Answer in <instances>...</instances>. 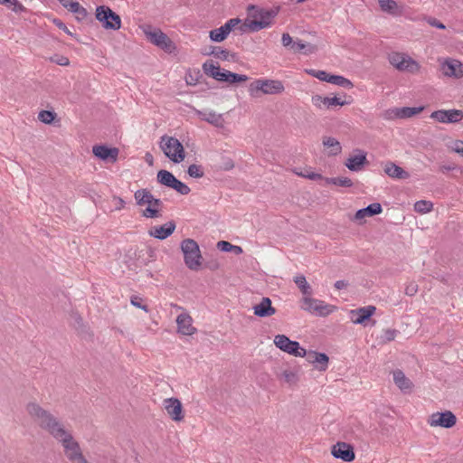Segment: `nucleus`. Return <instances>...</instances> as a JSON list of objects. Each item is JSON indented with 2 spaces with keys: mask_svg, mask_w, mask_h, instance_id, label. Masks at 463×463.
I'll list each match as a JSON object with an SVG mask.
<instances>
[{
  "mask_svg": "<svg viewBox=\"0 0 463 463\" xmlns=\"http://www.w3.org/2000/svg\"><path fill=\"white\" fill-rule=\"evenodd\" d=\"M26 411L33 421L42 430L48 432L52 438L57 437L65 430L63 423L55 417L50 411L43 408L35 402L27 403Z\"/></svg>",
  "mask_w": 463,
  "mask_h": 463,
  "instance_id": "nucleus-1",
  "label": "nucleus"
},
{
  "mask_svg": "<svg viewBox=\"0 0 463 463\" xmlns=\"http://www.w3.org/2000/svg\"><path fill=\"white\" fill-rule=\"evenodd\" d=\"M54 439L61 443L64 454L71 463H90L82 454L80 444L69 430L65 429Z\"/></svg>",
  "mask_w": 463,
  "mask_h": 463,
  "instance_id": "nucleus-2",
  "label": "nucleus"
},
{
  "mask_svg": "<svg viewBox=\"0 0 463 463\" xmlns=\"http://www.w3.org/2000/svg\"><path fill=\"white\" fill-rule=\"evenodd\" d=\"M181 250L187 268L198 270L202 265V255L198 243L193 239H184L181 242Z\"/></svg>",
  "mask_w": 463,
  "mask_h": 463,
  "instance_id": "nucleus-3",
  "label": "nucleus"
},
{
  "mask_svg": "<svg viewBox=\"0 0 463 463\" xmlns=\"http://www.w3.org/2000/svg\"><path fill=\"white\" fill-rule=\"evenodd\" d=\"M160 148L174 163H180L185 157V152L182 143L174 137L163 136L160 140Z\"/></svg>",
  "mask_w": 463,
  "mask_h": 463,
  "instance_id": "nucleus-4",
  "label": "nucleus"
},
{
  "mask_svg": "<svg viewBox=\"0 0 463 463\" xmlns=\"http://www.w3.org/2000/svg\"><path fill=\"white\" fill-rule=\"evenodd\" d=\"M389 62L398 71L410 73L420 71V65L406 53L392 52L388 57Z\"/></svg>",
  "mask_w": 463,
  "mask_h": 463,
  "instance_id": "nucleus-5",
  "label": "nucleus"
},
{
  "mask_svg": "<svg viewBox=\"0 0 463 463\" xmlns=\"http://www.w3.org/2000/svg\"><path fill=\"white\" fill-rule=\"evenodd\" d=\"M249 91L255 96L259 91L263 94H279L284 91V85L277 80H256L250 84Z\"/></svg>",
  "mask_w": 463,
  "mask_h": 463,
  "instance_id": "nucleus-6",
  "label": "nucleus"
},
{
  "mask_svg": "<svg viewBox=\"0 0 463 463\" xmlns=\"http://www.w3.org/2000/svg\"><path fill=\"white\" fill-rule=\"evenodd\" d=\"M96 18L105 29L118 30L121 27L120 16L109 6H98L96 9Z\"/></svg>",
  "mask_w": 463,
  "mask_h": 463,
  "instance_id": "nucleus-7",
  "label": "nucleus"
},
{
  "mask_svg": "<svg viewBox=\"0 0 463 463\" xmlns=\"http://www.w3.org/2000/svg\"><path fill=\"white\" fill-rule=\"evenodd\" d=\"M274 345L281 351L296 357L306 355V349L301 347L298 342L290 340L285 335H277L274 337Z\"/></svg>",
  "mask_w": 463,
  "mask_h": 463,
  "instance_id": "nucleus-8",
  "label": "nucleus"
},
{
  "mask_svg": "<svg viewBox=\"0 0 463 463\" xmlns=\"http://www.w3.org/2000/svg\"><path fill=\"white\" fill-rule=\"evenodd\" d=\"M156 178L158 183L175 190L181 194H188L190 193V188L184 183L176 179L175 176L167 170L158 171Z\"/></svg>",
  "mask_w": 463,
  "mask_h": 463,
  "instance_id": "nucleus-9",
  "label": "nucleus"
},
{
  "mask_svg": "<svg viewBox=\"0 0 463 463\" xmlns=\"http://www.w3.org/2000/svg\"><path fill=\"white\" fill-rule=\"evenodd\" d=\"M146 38L155 45L162 48L167 52H172L175 49L173 42L160 29H152L148 27L144 30Z\"/></svg>",
  "mask_w": 463,
  "mask_h": 463,
  "instance_id": "nucleus-10",
  "label": "nucleus"
},
{
  "mask_svg": "<svg viewBox=\"0 0 463 463\" xmlns=\"http://www.w3.org/2000/svg\"><path fill=\"white\" fill-rule=\"evenodd\" d=\"M301 308L309 313H316L318 316L326 317L333 311V307L326 305L324 301L304 297L301 300Z\"/></svg>",
  "mask_w": 463,
  "mask_h": 463,
  "instance_id": "nucleus-11",
  "label": "nucleus"
},
{
  "mask_svg": "<svg viewBox=\"0 0 463 463\" xmlns=\"http://www.w3.org/2000/svg\"><path fill=\"white\" fill-rule=\"evenodd\" d=\"M430 118L445 124L458 123L463 119V111L460 109H439L430 114Z\"/></svg>",
  "mask_w": 463,
  "mask_h": 463,
  "instance_id": "nucleus-12",
  "label": "nucleus"
},
{
  "mask_svg": "<svg viewBox=\"0 0 463 463\" xmlns=\"http://www.w3.org/2000/svg\"><path fill=\"white\" fill-rule=\"evenodd\" d=\"M428 422L432 427L439 426L445 429H449L456 424L457 418L450 411H446L444 412L432 413L430 416Z\"/></svg>",
  "mask_w": 463,
  "mask_h": 463,
  "instance_id": "nucleus-13",
  "label": "nucleus"
},
{
  "mask_svg": "<svg viewBox=\"0 0 463 463\" xmlns=\"http://www.w3.org/2000/svg\"><path fill=\"white\" fill-rule=\"evenodd\" d=\"M274 14L270 11L261 10L259 13V17L254 16L251 20H247L245 25L252 32H257L261 29L267 28L271 24V19L274 17Z\"/></svg>",
  "mask_w": 463,
  "mask_h": 463,
  "instance_id": "nucleus-14",
  "label": "nucleus"
},
{
  "mask_svg": "<svg viewBox=\"0 0 463 463\" xmlns=\"http://www.w3.org/2000/svg\"><path fill=\"white\" fill-rule=\"evenodd\" d=\"M241 23L239 18H232L228 20L220 28L210 31V39L216 43L224 41L232 29Z\"/></svg>",
  "mask_w": 463,
  "mask_h": 463,
  "instance_id": "nucleus-15",
  "label": "nucleus"
},
{
  "mask_svg": "<svg viewBox=\"0 0 463 463\" xmlns=\"http://www.w3.org/2000/svg\"><path fill=\"white\" fill-rule=\"evenodd\" d=\"M331 454L335 458H340L345 462H351L355 458L353 446L341 441L337 442L332 447Z\"/></svg>",
  "mask_w": 463,
  "mask_h": 463,
  "instance_id": "nucleus-16",
  "label": "nucleus"
},
{
  "mask_svg": "<svg viewBox=\"0 0 463 463\" xmlns=\"http://www.w3.org/2000/svg\"><path fill=\"white\" fill-rule=\"evenodd\" d=\"M164 408L173 420H183V406L181 402L177 398L165 399L164 401Z\"/></svg>",
  "mask_w": 463,
  "mask_h": 463,
  "instance_id": "nucleus-17",
  "label": "nucleus"
},
{
  "mask_svg": "<svg viewBox=\"0 0 463 463\" xmlns=\"http://www.w3.org/2000/svg\"><path fill=\"white\" fill-rule=\"evenodd\" d=\"M92 152L99 159L111 163L116 162L118 156V149L117 147H108L105 145L94 146Z\"/></svg>",
  "mask_w": 463,
  "mask_h": 463,
  "instance_id": "nucleus-18",
  "label": "nucleus"
},
{
  "mask_svg": "<svg viewBox=\"0 0 463 463\" xmlns=\"http://www.w3.org/2000/svg\"><path fill=\"white\" fill-rule=\"evenodd\" d=\"M365 164H367L366 153L357 149L349 156L345 165L349 170L358 172Z\"/></svg>",
  "mask_w": 463,
  "mask_h": 463,
  "instance_id": "nucleus-19",
  "label": "nucleus"
},
{
  "mask_svg": "<svg viewBox=\"0 0 463 463\" xmlns=\"http://www.w3.org/2000/svg\"><path fill=\"white\" fill-rule=\"evenodd\" d=\"M193 319L187 313L180 314L176 318L177 331L184 335H192L196 332V328L192 325Z\"/></svg>",
  "mask_w": 463,
  "mask_h": 463,
  "instance_id": "nucleus-20",
  "label": "nucleus"
},
{
  "mask_svg": "<svg viewBox=\"0 0 463 463\" xmlns=\"http://www.w3.org/2000/svg\"><path fill=\"white\" fill-rule=\"evenodd\" d=\"M307 361L310 364H315V367L319 371H326L328 366V356L324 353H318L316 351H306Z\"/></svg>",
  "mask_w": 463,
  "mask_h": 463,
  "instance_id": "nucleus-21",
  "label": "nucleus"
},
{
  "mask_svg": "<svg viewBox=\"0 0 463 463\" xmlns=\"http://www.w3.org/2000/svg\"><path fill=\"white\" fill-rule=\"evenodd\" d=\"M441 71L445 76L460 78L463 76L462 64L457 60H447L441 64Z\"/></svg>",
  "mask_w": 463,
  "mask_h": 463,
  "instance_id": "nucleus-22",
  "label": "nucleus"
},
{
  "mask_svg": "<svg viewBox=\"0 0 463 463\" xmlns=\"http://www.w3.org/2000/svg\"><path fill=\"white\" fill-rule=\"evenodd\" d=\"M376 307L374 306H366L357 309L351 310V318L353 323L363 325L368 320L374 313Z\"/></svg>",
  "mask_w": 463,
  "mask_h": 463,
  "instance_id": "nucleus-23",
  "label": "nucleus"
},
{
  "mask_svg": "<svg viewBox=\"0 0 463 463\" xmlns=\"http://www.w3.org/2000/svg\"><path fill=\"white\" fill-rule=\"evenodd\" d=\"M254 315L259 317H271L276 313L269 298H262L259 304L253 307Z\"/></svg>",
  "mask_w": 463,
  "mask_h": 463,
  "instance_id": "nucleus-24",
  "label": "nucleus"
},
{
  "mask_svg": "<svg viewBox=\"0 0 463 463\" xmlns=\"http://www.w3.org/2000/svg\"><path fill=\"white\" fill-rule=\"evenodd\" d=\"M175 222H168L164 225L152 227L149 230V235L159 240H165L175 232Z\"/></svg>",
  "mask_w": 463,
  "mask_h": 463,
  "instance_id": "nucleus-25",
  "label": "nucleus"
},
{
  "mask_svg": "<svg viewBox=\"0 0 463 463\" xmlns=\"http://www.w3.org/2000/svg\"><path fill=\"white\" fill-rule=\"evenodd\" d=\"M311 100H312L313 105L319 109L322 108V106L330 108L332 106H344V105L347 104V102L342 101L337 97L328 98V97H322L320 95H314L312 97Z\"/></svg>",
  "mask_w": 463,
  "mask_h": 463,
  "instance_id": "nucleus-26",
  "label": "nucleus"
},
{
  "mask_svg": "<svg viewBox=\"0 0 463 463\" xmlns=\"http://www.w3.org/2000/svg\"><path fill=\"white\" fill-rule=\"evenodd\" d=\"M382 213V204H368L367 207L360 209L354 214V220L360 224L364 222V218L371 217Z\"/></svg>",
  "mask_w": 463,
  "mask_h": 463,
  "instance_id": "nucleus-27",
  "label": "nucleus"
},
{
  "mask_svg": "<svg viewBox=\"0 0 463 463\" xmlns=\"http://www.w3.org/2000/svg\"><path fill=\"white\" fill-rule=\"evenodd\" d=\"M392 374L394 383L402 392H411L413 383L408 377H406L402 370H395L393 371Z\"/></svg>",
  "mask_w": 463,
  "mask_h": 463,
  "instance_id": "nucleus-28",
  "label": "nucleus"
},
{
  "mask_svg": "<svg viewBox=\"0 0 463 463\" xmlns=\"http://www.w3.org/2000/svg\"><path fill=\"white\" fill-rule=\"evenodd\" d=\"M378 4L383 12L392 15L398 16L403 13L402 6L399 5L394 0H378Z\"/></svg>",
  "mask_w": 463,
  "mask_h": 463,
  "instance_id": "nucleus-29",
  "label": "nucleus"
},
{
  "mask_svg": "<svg viewBox=\"0 0 463 463\" xmlns=\"http://www.w3.org/2000/svg\"><path fill=\"white\" fill-rule=\"evenodd\" d=\"M384 172L387 175L397 179H406L409 174L394 163L388 162L384 165Z\"/></svg>",
  "mask_w": 463,
  "mask_h": 463,
  "instance_id": "nucleus-30",
  "label": "nucleus"
},
{
  "mask_svg": "<svg viewBox=\"0 0 463 463\" xmlns=\"http://www.w3.org/2000/svg\"><path fill=\"white\" fill-rule=\"evenodd\" d=\"M201 119L215 126L220 127L222 124V115L217 114L215 111H197Z\"/></svg>",
  "mask_w": 463,
  "mask_h": 463,
  "instance_id": "nucleus-31",
  "label": "nucleus"
},
{
  "mask_svg": "<svg viewBox=\"0 0 463 463\" xmlns=\"http://www.w3.org/2000/svg\"><path fill=\"white\" fill-rule=\"evenodd\" d=\"M422 110H423V107H418V108L404 107L402 109H396L395 116L400 118H411L414 115L420 113Z\"/></svg>",
  "mask_w": 463,
  "mask_h": 463,
  "instance_id": "nucleus-32",
  "label": "nucleus"
},
{
  "mask_svg": "<svg viewBox=\"0 0 463 463\" xmlns=\"http://www.w3.org/2000/svg\"><path fill=\"white\" fill-rule=\"evenodd\" d=\"M294 282L305 297H309L312 295L311 286L307 283L306 278L303 275L296 276L294 278Z\"/></svg>",
  "mask_w": 463,
  "mask_h": 463,
  "instance_id": "nucleus-33",
  "label": "nucleus"
},
{
  "mask_svg": "<svg viewBox=\"0 0 463 463\" xmlns=\"http://www.w3.org/2000/svg\"><path fill=\"white\" fill-rule=\"evenodd\" d=\"M323 145L330 148L329 155L331 156H336L342 150L340 143L334 137H325L323 139Z\"/></svg>",
  "mask_w": 463,
  "mask_h": 463,
  "instance_id": "nucleus-34",
  "label": "nucleus"
},
{
  "mask_svg": "<svg viewBox=\"0 0 463 463\" xmlns=\"http://www.w3.org/2000/svg\"><path fill=\"white\" fill-rule=\"evenodd\" d=\"M135 199L137 203H161L159 199H156L153 195L146 190H137L135 193Z\"/></svg>",
  "mask_w": 463,
  "mask_h": 463,
  "instance_id": "nucleus-35",
  "label": "nucleus"
},
{
  "mask_svg": "<svg viewBox=\"0 0 463 463\" xmlns=\"http://www.w3.org/2000/svg\"><path fill=\"white\" fill-rule=\"evenodd\" d=\"M297 175L309 180L318 182L319 184H324L325 177H323L320 174L314 172L310 167L304 168L300 172H297Z\"/></svg>",
  "mask_w": 463,
  "mask_h": 463,
  "instance_id": "nucleus-36",
  "label": "nucleus"
},
{
  "mask_svg": "<svg viewBox=\"0 0 463 463\" xmlns=\"http://www.w3.org/2000/svg\"><path fill=\"white\" fill-rule=\"evenodd\" d=\"M328 82L345 89H352L354 87V84L352 83L351 80L340 75L331 74L328 77Z\"/></svg>",
  "mask_w": 463,
  "mask_h": 463,
  "instance_id": "nucleus-37",
  "label": "nucleus"
},
{
  "mask_svg": "<svg viewBox=\"0 0 463 463\" xmlns=\"http://www.w3.org/2000/svg\"><path fill=\"white\" fill-rule=\"evenodd\" d=\"M324 184H333L337 186L342 187H349L352 185V181L348 177H335V178H326L324 180Z\"/></svg>",
  "mask_w": 463,
  "mask_h": 463,
  "instance_id": "nucleus-38",
  "label": "nucleus"
},
{
  "mask_svg": "<svg viewBox=\"0 0 463 463\" xmlns=\"http://www.w3.org/2000/svg\"><path fill=\"white\" fill-rule=\"evenodd\" d=\"M71 13L76 14L78 20H83L87 17V10L80 5L79 2L72 4L71 7L69 9Z\"/></svg>",
  "mask_w": 463,
  "mask_h": 463,
  "instance_id": "nucleus-39",
  "label": "nucleus"
},
{
  "mask_svg": "<svg viewBox=\"0 0 463 463\" xmlns=\"http://www.w3.org/2000/svg\"><path fill=\"white\" fill-rule=\"evenodd\" d=\"M203 69L208 76H210L213 79L216 78L215 74L219 73V71L221 70L220 67L215 65L213 63V61H212L204 62L203 65Z\"/></svg>",
  "mask_w": 463,
  "mask_h": 463,
  "instance_id": "nucleus-40",
  "label": "nucleus"
},
{
  "mask_svg": "<svg viewBox=\"0 0 463 463\" xmlns=\"http://www.w3.org/2000/svg\"><path fill=\"white\" fill-rule=\"evenodd\" d=\"M211 54L222 61H230V58L233 57L229 51L222 49L221 47H213Z\"/></svg>",
  "mask_w": 463,
  "mask_h": 463,
  "instance_id": "nucleus-41",
  "label": "nucleus"
},
{
  "mask_svg": "<svg viewBox=\"0 0 463 463\" xmlns=\"http://www.w3.org/2000/svg\"><path fill=\"white\" fill-rule=\"evenodd\" d=\"M187 174L194 178H201L204 175V171L202 165L193 164L188 166Z\"/></svg>",
  "mask_w": 463,
  "mask_h": 463,
  "instance_id": "nucleus-42",
  "label": "nucleus"
},
{
  "mask_svg": "<svg viewBox=\"0 0 463 463\" xmlns=\"http://www.w3.org/2000/svg\"><path fill=\"white\" fill-rule=\"evenodd\" d=\"M159 204H148L143 211V216L146 218H157L160 216V210L156 207Z\"/></svg>",
  "mask_w": 463,
  "mask_h": 463,
  "instance_id": "nucleus-43",
  "label": "nucleus"
},
{
  "mask_svg": "<svg viewBox=\"0 0 463 463\" xmlns=\"http://www.w3.org/2000/svg\"><path fill=\"white\" fill-rule=\"evenodd\" d=\"M56 117V114L50 110H42L38 114V119L45 124H51Z\"/></svg>",
  "mask_w": 463,
  "mask_h": 463,
  "instance_id": "nucleus-44",
  "label": "nucleus"
},
{
  "mask_svg": "<svg viewBox=\"0 0 463 463\" xmlns=\"http://www.w3.org/2000/svg\"><path fill=\"white\" fill-rule=\"evenodd\" d=\"M398 334L396 329H385L381 335V343L386 344L388 342L393 341Z\"/></svg>",
  "mask_w": 463,
  "mask_h": 463,
  "instance_id": "nucleus-45",
  "label": "nucleus"
},
{
  "mask_svg": "<svg viewBox=\"0 0 463 463\" xmlns=\"http://www.w3.org/2000/svg\"><path fill=\"white\" fill-rule=\"evenodd\" d=\"M229 78L225 79L226 82L229 83H236V82H241L246 81L248 80V77L243 74H237L234 72L230 71V74L228 75Z\"/></svg>",
  "mask_w": 463,
  "mask_h": 463,
  "instance_id": "nucleus-46",
  "label": "nucleus"
},
{
  "mask_svg": "<svg viewBox=\"0 0 463 463\" xmlns=\"http://www.w3.org/2000/svg\"><path fill=\"white\" fill-rule=\"evenodd\" d=\"M282 377L289 384H295L298 382V375L292 371H284Z\"/></svg>",
  "mask_w": 463,
  "mask_h": 463,
  "instance_id": "nucleus-47",
  "label": "nucleus"
},
{
  "mask_svg": "<svg viewBox=\"0 0 463 463\" xmlns=\"http://www.w3.org/2000/svg\"><path fill=\"white\" fill-rule=\"evenodd\" d=\"M433 204H413L414 211L424 214L432 211Z\"/></svg>",
  "mask_w": 463,
  "mask_h": 463,
  "instance_id": "nucleus-48",
  "label": "nucleus"
},
{
  "mask_svg": "<svg viewBox=\"0 0 463 463\" xmlns=\"http://www.w3.org/2000/svg\"><path fill=\"white\" fill-rule=\"evenodd\" d=\"M130 303L133 306L145 310L146 312L148 311L147 306L142 304V298L138 296H132L130 298Z\"/></svg>",
  "mask_w": 463,
  "mask_h": 463,
  "instance_id": "nucleus-49",
  "label": "nucleus"
},
{
  "mask_svg": "<svg viewBox=\"0 0 463 463\" xmlns=\"http://www.w3.org/2000/svg\"><path fill=\"white\" fill-rule=\"evenodd\" d=\"M75 322L77 323L78 326L76 329L79 331L81 335H90L89 334V328L83 324L82 318L79 316L75 318Z\"/></svg>",
  "mask_w": 463,
  "mask_h": 463,
  "instance_id": "nucleus-50",
  "label": "nucleus"
},
{
  "mask_svg": "<svg viewBox=\"0 0 463 463\" xmlns=\"http://www.w3.org/2000/svg\"><path fill=\"white\" fill-rule=\"evenodd\" d=\"M404 292L407 296H414L418 292V285L413 281L409 282L405 287Z\"/></svg>",
  "mask_w": 463,
  "mask_h": 463,
  "instance_id": "nucleus-51",
  "label": "nucleus"
},
{
  "mask_svg": "<svg viewBox=\"0 0 463 463\" xmlns=\"http://www.w3.org/2000/svg\"><path fill=\"white\" fill-rule=\"evenodd\" d=\"M232 248V244L226 241H220L217 242V249L223 252H230Z\"/></svg>",
  "mask_w": 463,
  "mask_h": 463,
  "instance_id": "nucleus-52",
  "label": "nucleus"
},
{
  "mask_svg": "<svg viewBox=\"0 0 463 463\" xmlns=\"http://www.w3.org/2000/svg\"><path fill=\"white\" fill-rule=\"evenodd\" d=\"M452 150L463 156V141L456 140L453 143Z\"/></svg>",
  "mask_w": 463,
  "mask_h": 463,
  "instance_id": "nucleus-53",
  "label": "nucleus"
},
{
  "mask_svg": "<svg viewBox=\"0 0 463 463\" xmlns=\"http://www.w3.org/2000/svg\"><path fill=\"white\" fill-rule=\"evenodd\" d=\"M281 42H282L283 46L290 47V48L294 43L292 37L288 33L282 34Z\"/></svg>",
  "mask_w": 463,
  "mask_h": 463,
  "instance_id": "nucleus-54",
  "label": "nucleus"
},
{
  "mask_svg": "<svg viewBox=\"0 0 463 463\" xmlns=\"http://www.w3.org/2000/svg\"><path fill=\"white\" fill-rule=\"evenodd\" d=\"M229 74H230V71H227V70L221 71L220 70L219 73L215 74L216 75L215 80L226 82L225 79L229 78L228 77Z\"/></svg>",
  "mask_w": 463,
  "mask_h": 463,
  "instance_id": "nucleus-55",
  "label": "nucleus"
},
{
  "mask_svg": "<svg viewBox=\"0 0 463 463\" xmlns=\"http://www.w3.org/2000/svg\"><path fill=\"white\" fill-rule=\"evenodd\" d=\"M306 48V44L303 43L301 41L294 42L291 45V49L294 52H302Z\"/></svg>",
  "mask_w": 463,
  "mask_h": 463,
  "instance_id": "nucleus-56",
  "label": "nucleus"
},
{
  "mask_svg": "<svg viewBox=\"0 0 463 463\" xmlns=\"http://www.w3.org/2000/svg\"><path fill=\"white\" fill-rule=\"evenodd\" d=\"M331 74H328L326 71H318L317 73H316V78L322 80V81H326V82H328V77L330 76Z\"/></svg>",
  "mask_w": 463,
  "mask_h": 463,
  "instance_id": "nucleus-57",
  "label": "nucleus"
},
{
  "mask_svg": "<svg viewBox=\"0 0 463 463\" xmlns=\"http://www.w3.org/2000/svg\"><path fill=\"white\" fill-rule=\"evenodd\" d=\"M428 23L431 25V26H434V27H437L439 29H445V25L440 23L439 20L435 19V18H429L428 19Z\"/></svg>",
  "mask_w": 463,
  "mask_h": 463,
  "instance_id": "nucleus-58",
  "label": "nucleus"
},
{
  "mask_svg": "<svg viewBox=\"0 0 463 463\" xmlns=\"http://www.w3.org/2000/svg\"><path fill=\"white\" fill-rule=\"evenodd\" d=\"M0 4L5 5L10 4V5H14L13 10L17 11V7L22 8V5L19 4L16 0H0Z\"/></svg>",
  "mask_w": 463,
  "mask_h": 463,
  "instance_id": "nucleus-59",
  "label": "nucleus"
},
{
  "mask_svg": "<svg viewBox=\"0 0 463 463\" xmlns=\"http://www.w3.org/2000/svg\"><path fill=\"white\" fill-rule=\"evenodd\" d=\"M55 62L61 66H67L70 63V61L65 56H60L59 59L55 61Z\"/></svg>",
  "mask_w": 463,
  "mask_h": 463,
  "instance_id": "nucleus-60",
  "label": "nucleus"
},
{
  "mask_svg": "<svg viewBox=\"0 0 463 463\" xmlns=\"http://www.w3.org/2000/svg\"><path fill=\"white\" fill-rule=\"evenodd\" d=\"M55 24L60 28L61 29L62 31H64L66 33L68 34H71V33L69 31V29L67 28V26L60 20H55L54 21Z\"/></svg>",
  "mask_w": 463,
  "mask_h": 463,
  "instance_id": "nucleus-61",
  "label": "nucleus"
},
{
  "mask_svg": "<svg viewBox=\"0 0 463 463\" xmlns=\"http://www.w3.org/2000/svg\"><path fill=\"white\" fill-rule=\"evenodd\" d=\"M348 286V283L345 280H337L335 283V288L338 290L343 289Z\"/></svg>",
  "mask_w": 463,
  "mask_h": 463,
  "instance_id": "nucleus-62",
  "label": "nucleus"
},
{
  "mask_svg": "<svg viewBox=\"0 0 463 463\" xmlns=\"http://www.w3.org/2000/svg\"><path fill=\"white\" fill-rule=\"evenodd\" d=\"M59 2L65 7L70 9L72 4H75L77 1L75 0H59Z\"/></svg>",
  "mask_w": 463,
  "mask_h": 463,
  "instance_id": "nucleus-63",
  "label": "nucleus"
},
{
  "mask_svg": "<svg viewBox=\"0 0 463 463\" xmlns=\"http://www.w3.org/2000/svg\"><path fill=\"white\" fill-rule=\"evenodd\" d=\"M231 251H232L236 255H240V254L242 253L243 250H242L241 247L236 246V245H232V248Z\"/></svg>",
  "mask_w": 463,
  "mask_h": 463,
  "instance_id": "nucleus-64",
  "label": "nucleus"
}]
</instances>
